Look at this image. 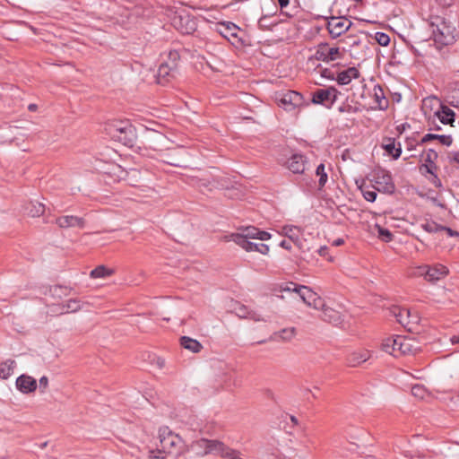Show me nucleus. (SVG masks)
Masks as SVG:
<instances>
[{"label":"nucleus","mask_w":459,"mask_h":459,"mask_svg":"<svg viewBox=\"0 0 459 459\" xmlns=\"http://www.w3.org/2000/svg\"><path fill=\"white\" fill-rule=\"evenodd\" d=\"M437 158V152L433 151V150H429L428 152L426 153V158H425V160L427 162H429L430 164H434V160Z\"/></svg>","instance_id":"obj_52"},{"label":"nucleus","mask_w":459,"mask_h":459,"mask_svg":"<svg viewBox=\"0 0 459 459\" xmlns=\"http://www.w3.org/2000/svg\"><path fill=\"white\" fill-rule=\"evenodd\" d=\"M441 123L452 125L455 121V112L446 106L440 105V110L435 112Z\"/></svg>","instance_id":"obj_28"},{"label":"nucleus","mask_w":459,"mask_h":459,"mask_svg":"<svg viewBox=\"0 0 459 459\" xmlns=\"http://www.w3.org/2000/svg\"><path fill=\"white\" fill-rule=\"evenodd\" d=\"M344 243V240L342 238H337L333 241V246L339 247L342 246Z\"/></svg>","instance_id":"obj_64"},{"label":"nucleus","mask_w":459,"mask_h":459,"mask_svg":"<svg viewBox=\"0 0 459 459\" xmlns=\"http://www.w3.org/2000/svg\"><path fill=\"white\" fill-rule=\"evenodd\" d=\"M275 100L281 108L288 112L295 111L304 103L303 96L295 91L277 92Z\"/></svg>","instance_id":"obj_6"},{"label":"nucleus","mask_w":459,"mask_h":459,"mask_svg":"<svg viewBox=\"0 0 459 459\" xmlns=\"http://www.w3.org/2000/svg\"><path fill=\"white\" fill-rule=\"evenodd\" d=\"M352 22L344 17H331L327 22V30L333 39L340 37L345 33L351 26Z\"/></svg>","instance_id":"obj_7"},{"label":"nucleus","mask_w":459,"mask_h":459,"mask_svg":"<svg viewBox=\"0 0 459 459\" xmlns=\"http://www.w3.org/2000/svg\"><path fill=\"white\" fill-rule=\"evenodd\" d=\"M318 254L321 255V256H324V257H326L328 261L330 262H333V258L332 256H328V247L324 246V247H321L319 249H318Z\"/></svg>","instance_id":"obj_54"},{"label":"nucleus","mask_w":459,"mask_h":459,"mask_svg":"<svg viewBox=\"0 0 459 459\" xmlns=\"http://www.w3.org/2000/svg\"><path fill=\"white\" fill-rule=\"evenodd\" d=\"M281 234L288 237L295 244H300L302 231L300 228L293 225H285L281 228Z\"/></svg>","instance_id":"obj_23"},{"label":"nucleus","mask_w":459,"mask_h":459,"mask_svg":"<svg viewBox=\"0 0 459 459\" xmlns=\"http://www.w3.org/2000/svg\"><path fill=\"white\" fill-rule=\"evenodd\" d=\"M221 381L224 386H229L231 380V376L228 372H222L221 376Z\"/></svg>","instance_id":"obj_53"},{"label":"nucleus","mask_w":459,"mask_h":459,"mask_svg":"<svg viewBox=\"0 0 459 459\" xmlns=\"http://www.w3.org/2000/svg\"><path fill=\"white\" fill-rule=\"evenodd\" d=\"M421 228L429 233H435V232L441 231V229H445V226H441L432 221H428L425 223L421 224Z\"/></svg>","instance_id":"obj_38"},{"label":"nucleus","mask_w":459,"mask_h":459,"mask_svg":"<svg viewBox=\"0 0 459 459\" xmlns=\"http://www.w3.org/2000/svg\"><path fill=\"white\" fill-rule=\"evenodd\" d=\"M316 175L319 177L318 184L320 187L325 186L327 182V174L325 172V165L319 164L316 169Z\"/></svg>","instance_id":"obj_39"},{"label":"nucleus","mask_w":459,"mask_h":459,"mask_svg":"<svg viewBox=\"0 0 459 459\" xmlns=\"http://www.w3.org/2000/svg\"><path fill=\"white\" fill-rule=\"evenodd\" d=\"M238 316L241 318H247V319L253 320L255 322H261V321L265 322L266 321V319L263 316L262 314H260L257 311H254V310H251L250 312H248V314H238Z\"/></svg>","instance_id":"obj_40"},{"label":"nucleus","mask_w":459,"mask_h":459,"mask_svg":"<svg viewBox=\"0 0 459 459\" xmlns=\"http://www.w3.org/2000/svg\"><path fill=\"white\" fill-rule=\"evenodd\" d=\"M193 448L198 455H205L214 452H221L223 444L216 440L200 439L195 442Z\"/></svg>","instance_id":"obj_9"},{"label":"nucleus","mask_w":459,"mask_h":459,"mask_svg":"<svg viewBox=\"0 0 459 459\" xmlns=\"http://www.w3.org/2000/svg\"><path fill=\"white\" fill-rule=\"evenodd\" d=\"M180 345L194 353H198L203 349V345L197 340L188 336H182L180 338Z\"/></svg>","instance_id":"obj_27"},{"label":"nucleus","mask_w":459,"mask_h":459,"mask_svg":"<svg viewBox=\"0 0 459 459\" xmlns=\"http://www.w3.org/2000/svg\"><path fill=\"white\" fill-rule=\"evenodd\" d=\"M238 30V28L235 24H233V23L229 24L226 27V30L228 31V33L230 36H233V37H237V30Z\"/></svg>","instance_id":"obj_55"},{"label":"nucleus","mask_w":459,"mask_h":459,"mask_svg":"<svg viewBox=\"0 0 459 459\" xmlns=\"http://www.w3.org/2000/svg\"><path fill=\"white\" fill-rule=\"evenodd\" d=\"M280 246L287 250H290L291 249V246L290 244L286 241V240H282L281 243H280Z\"/></svg>","instance_id":"obj_61"},{"label":"nucleus","mask_w":459,"mask_h":459,"mask_svg":"<svg viewBox=\"0 0 459 459\" xmlns=\"http://www.w3.org/2000/svg\"><path fill=\"white\" fill-rule=\"evenodd\" d=\"M374 188L378 192L392 194L394 193L395 186L393 183L392 177L385 171H381L377 174L375 178Z\"/></svg>","instance_id":"obj_10"},{"label":"nucleus","mask_w":459,"mask_h":459,"mask_svg":"<svg viewBox=\"0 0 459 459\" xmlns=\"http://www.w3.org/2000/svg\"><path fill=\"white\" fill-rule=\"evenodd\" d=\"M309 307H312L315 309H318V310H322V311L324 310V308L326 307L324 299L317 294L315 298V301H312V304Z\"/></svg>","instance_id":"obj_47"},{"label":"nucleus","mask_w":459,"mask_h":459,"mask_svg":"<svg viewBox=\"0 0 459 459\" xmlns=\"http://www.w3.org/2000/svg\"><path fill=\"white\" fill-rule=\"evenodd\" d=\"M450 342H451L452 344H459V333L455 334V335H453L450 338Z\"/></svg>","instance_id":"obj_62"},{"label":"nucleus","mask_w":459,"mask_h":459,"mask_svg":"<svg viewBox=\"0 0 459 459\" xmlns=\"http://www.w3.org/2000/svg\"><path fill=\"white\" fill-rule=\"evenodd\" d=\"M411 394L420 400H423L429 396L427 389L421 385H414L411 387Z\"/></svg>","instance_id":"obj_37"},{"label":"nucleus","mask_w":459,"mask_h":459,"mask_svg":"<svg viewBox=\"0 0 459 459\" xmlns=\"http://www.w3.org/2000/svg\"><path fill=\"white\" fill-rule=\"evenodd\" d=\"M374 98L379 109L384 110L388 107V100L380 87L374 88Z\"/></svg>","instance_id":"obj_34"},{"label":"nucleus","mask_w":459,"mask_h":459,"mask_svg":"<svg viewBox=\"0 0 459 459\" xmlns=\"http://www.w3.org/2000/svg\"><path fill=\"white\" fill-rule=\"evenodd\" d=\"M251 247H252V252L253 251H256V252H259L263 255H266L268 252H269V247L265 244H263V243H254L253 241L251 242Z\"/></svg>","instance_id":"obj_46"},{"label":"nucleus","mask_w":459,"mask_h":459,"mask_svg":"<svg viewBox=\"0 0 459 459\" xmlns=\"http://www.w3.org/2000/svg\"><path fill=\"white\" fill-rule=\"evenodd\" d=\"M391 314L396 318L397 322L403 326L408 325L411 310L405 307H394L390 310Z\"/></svg>","instance_id":"obj_26"},{"label":"nucleus","mask_w":459,"mask_h":459,"mask_svg":"<svg viewBox=\"0 0 459 459\" xmlns=\"http://www.w3.org/2000/svg\"><path fill=\"white\" fill-rule=\"evenodd\" d=\"M55 222L60 229H68V228L83 229L85 226V221L83 218L78 217V216H74V215L59 216L56 219Z\"/></svg>","instance_id":"obj_13"},{"label":"nucleus","mask_w":459,"mask_h":459,"mask_svg":"<svg viewBox=\"0 0 459 459\" xmlns=\"http://www.w3.org/2000/svg\"><path fill=\"white\" fill-rule=\"evenodd\" d=\"M39 385L40 392L45 393L48 387V378L46 376L41 377L39 381Z\"/></svg>","instance_id":"obj_51"},{"label":"nucleus","mask_w":459,"mask_h":459,"mask_svg":"<svg viewBox=\"0 0 459 459\" xmlns=\"http://www.w3.org/2000/svg\"><path fill=\"white\" fill-rule=\"evenodd\" d=\"M293 290H295L299 295L303 302L308 307L312 304V301H315L316 293L308 287L300 285L299 287H295Z\"/></svg>","instance_id":"obj_24"},{"label":"nucleus","mask_w":459,"mask_h":459,"mask_svg":"<svg viewBox=\"0 0 459 459\" xmlns=\"http://www.w3.org/2000/svg\"><path fill=\"white\" fill-rule=\"evenodd\" d=\"M110 274H112V270L108 269L104 265L97 266L90 273L91 278H104V277L108 276Z\"/></svg>","instance_id":"obj_36"},{"label":"nucleus","mask_w":459,"mask_h":459,"mask_svg":"<svg viewBox=\"0 0 459 459\" xmlns=\"http://www.w3.org/2000/svg\"><path fill=\"white\" fill-rule=\"evenodd\" d=\"M296 335V329L294 327H288L275 332L273 339L275 341L290 342Z\"/></svg>","instance_id":"obj_29"},{"label":"nucleus","mask_w":459,"mask_h":459,"mask_svg":"<svg viewBox=\"0 0 459 459\" xmlns=\"http://www.w3.org/2000/svg\"><path fill=\"white\" fill-rule=\"evenodd\" d=\"M239 233L244 235V238H247L250 239L267 240L271 238L270 233L266 231H262L259 229L253 226L241 229Z\"/></svg>","instance_id":"obj_18"},{"label":"nucleus","mask_w":459,"mask_h":459,"mask_svg":"<svg viewBox=\"0 0 459 459\" xmlns=\"http://www.w3.org/2000/svg\"><path fill=\"white\" fill-rule=\"evenodd\" d=\"M4 134L2 135V138L4 142H12L14 138L13 135V132L16 130V127L13 126H5L2 128Z\"/></svg>","instance_id":"obj_45"},{"label":"nucleus","mask_w":459,"mask_h":459,"mask_svg":"<svg viewBox=\"0 0 459 459\" xmlns=\"http://www.w3.org/2000/svg\"><path fill=\"white\" fill-rule=\"evenodd\" d=\"M413 345L411 341L405 336L398 335L397 357L409 354L412 351Z\"/></svg>","instance_id":"obj_30"},{"label":"nucleus","mask_w":459,"mask_h":459,"mask_svg":"<svg viewBox=\"0 0 459 459\" xmlns=\"http://www.w3.org/2000/svg\"><path fill=\"white\" fill-rule=\"evenodd\" d=\"M321 318L324 321L333 324L334 325H339L343 321L342 315L341 312L327 306L322 311Z\"/></svg>","instance_id":"obj_19"},{"label":"nucleus","mask_w":459,"mask_h":459,"mask_svg":"<svg viewBox=\"0 0 459 459\" xmlns=\"http://www.w3.org/2000/svg\"><path fill=\"white\" fill-rule=\"evenodd\" d=\"M320 74L322 77L329 79V80H335L336 77L334 76V73L328 68H324L320 71Z\"/></svg>","instance_id":"obj_49"},{"label":"nucleus","mask_w":459,"mask_h":459,"mask_svg":"<svg viewBox=\"0 0 459 459\" xmlns=\"http://www.w3.org/2000/svg\"><path fill=\"white\" fill-rule=\"evenodd\" d=\"M363 197L368 202H374L377 198L376 189L360 188Z\"/></svg>","instance_id":"obj_44"},{"label":"nucleus","mask_w":459,"mask_h":459,"mask_svg":"<svg viewBox=\"0 0 459 459\" xmlns=\"http://www.w3.org/2000/svg\"><path fill=\"white\" fill-rule=\"evenodd\" d=\"M15 385L16 388L24 394L35 392L38 386L36 379L26 374H22L17 377Z\"/></svg>","instance_id":"obj_14"},{"label":"nucleus","mask_w":459,"mask_h":459,"mask_svg":"<svg viewBox=\"0 0 459 459\" xmlns=\"http://www.w3.org/2000/svg\"><path fill=\"white\" fill-rule=\"evenodd\" d=\"M345 48L331 46L328 43H320L316 47L313 58L325 63L342 59L345 56Z\"/></svg>","instance_id":"obj_5"},{"label":"nucleus","mask_w":459,"mask_h":459,"mask_svg":"<svg viewBox=\"0 0 459 459\" xmlns=\"http://www.w3.org/2000/svg\"><path fill=\"white\" fill-rule=\"evenodd\" d=\"M376 41L383 47L387 46L390 43V37L384 32H377L375 34Z\"/></svg>","instance_id":"obj_43"},{"label":"nucleus","mask_w":459,"mask_h":459,"mask_svg":"<svg viewBox=\"0 0 459 459\" xmlns=\"http://www.w3.org/2000/svg\"><path fill=\"white\" fill-rule=\"evenodd\" d=\"M429 180L436 187H442L441 180L437 178L436 174L432 175Z\"/></svg>","instance_id":"obj_56"},{"label":"nucleus","mask_w":459,"mask_h":459,"mask_svg":"<svg viewBox=\"0 0 459 459\" xmlns=\"http://www.w3.org/2000/svg\"><path fill=\"white\" fill-rule=\"evenodd\" d=\"M451 160L459 163V152H455L451 157H449Z\"/></svg>","instance_id":"obj_63"},{"label":"nucleus","mask_w":459,"mask_h":459,"mask_svg":"<svg viewBox=\"0 0 459 459\" xmlns=\"http://www.w3.org/2000/svg\"><path fill=\"white\" fill-rule=\"evenodd\" d=\"M434 164H429V165H423V169L430 174V176L434 175V172H433V168H434ZM422 169V168L420 169Z\"/></svg>","instance_id":"obj_59"},{"label":"nucleus","mask_w":459,"mask_h":459,"mask_svg":"<svg viewBox=\"0 0 459 459\" xmlns=\"http://www.w3.org/2000/svg\"><path fill=\"white\" fill-rule=\"evenodd\" d=\"M407 320H409V324L408 325H404V327L407 328L409 331L412 332L415 330V327L418 325L420 322V316L417 314V312H412L411 310L410 317Z\"/></svg>","instance_id":"obj_41"},{"label":"nucleus","mask_w":459,"mask_h":459,"mask_svg":"<svg viewBox=\"0 0 459 459\" xmlns=\"http://www.w3.org/2000/svg\"><path fill=\"white\" fill-rule=\"evenodd\" d=\"M27 212L31 217H39L45 212V205L39 202H30L26 207Z\"/></svg>","instance_id":"obj_31"},{"label":"nucleus","mask_w":459,"mask_h":459,"mask_svg":"<svg viewBox=\"0 0 459 459\" xmlns=\"http://www.w3.org/2000/svg\"><path fill=\"white\" fill-rule=\"evenodd\" d=\"M359 76V72L356 67H349L347 70L338 73L336 81L340 85H346L351 82L352 79H357Z\"/></svg>","instance_id":"obj_20"},{"label":"nucleus","mask_w":459,"mask_h":459,"mask_svg":"<svg viewBox=\"0 0 459 459\" xmlns=\"http://www.w3.org/2000/svg\"><path fill=\"white\" fill-rule=\"evenodd\" d=\"M376 229L377 230L378 238L381 240H383L385 242H389L392 240L393 235L387 229L382 228L379 225H376Z\"/></svg>","instance_id":"obj_42"},{"label":"nucleus","mask_w":459,"mask_h":459,"mask_svg":"<svg viewBox=\"0 0 459 459\" xmlns=\"http://www.w3.org/2000/svg\"><path fill=\"white\" fill-rule=\"evenodd\" d=\"M432 37L438 48L455 42L457 31L455 25L446 19L436 16L430 22Z\"/></svg>","instance_id":"obj_2"},{"label":"nucleus","mask_w":459,"mask_h":459,"mask_svg":"<svg viewBox=\"0 0 459 459\" xmlns=\"http://www.w3.org/2000/svg\"><path fill=\"white\" fill-rule=\"evenodd\" d=\"M17 363L14 359H8L0 363V379L6 380L14 373Z\"/></svg>","instance_id":"obj_22"},{"label":"nucleus","mask_w":459,"mask_h":459,"mask_svg":"<svg viewBox=\"0 0 459 459\" xmlns=\"http://www.w3.org/2000/svg\"><path fill=\"white\" fill-rule=\"evenodd\" d=\"M449 273L446 266L441 264H434L432 265L422 264L411 269L410 276L423 277L427 281L435 283L446 278Z\"/></svg>","instance_id":"obj_4"},{"label":"nucleus","mask_w":459,"mask_h":459,"mask_svg":"<svg viewBox=\"0 0 459 459\" xmlns=\"http://www.w3.org/2000/svg\"><path fill=\"white\" fill-rule=\"evenodd\" d=\"M437 136H438V134H428L423 136V138L421 139V142L422 143H427V142H429L430 140L437 139Z\"/></svg>","instance_id":"obj_57"},{"label":"nucleus","mask_w":459,"mask_h":459,"mask_svg":"<svg viewBox=\"0 0 459 459\" xmlns=\"http://www.w3.org/2000/svg\"><path fill=\"white\" fill-rule=\"evenodd\" d=\"M225 239L227 241H233L238 246H239L241 248L246 250L247 252H252L251 247V240L250 238H244V235H242L239 232L231 233L229 236H225Z\"/></svg>","instance_id":"obj_21"},{"label":"nucleus","mask_w":459,"mask_h":459,"mask_svg":"<svg viewBox=\"0 0 459 459\" xmlns=\"http://www.w3.org/2000/svg\"><path fill=\"white\" fill-rule=\"evenodd\" d=\"M250 311L251 310H248L245 306H240L238 308L237 315L238 316V314H248V312H250Z\"/></svg>","instance_id":"obj_60"},{"label":"nucleus","mask_w":459,"mask_h":459,"mask_svg":"<svg viewBox=\"0 0 459 459\" xmlns=\"http://www.w3.org/2000/svg\"><path fill=\"white\" fill-rule=\"evenodd\" d=\"M371 357V352L366 349H358L347 355L346 361L351 367H357L366 362Z\"/></svg>","instance_id":"obj_16"},{"label":"nucleus","mask_w":459,"mask_h":459,"mask_svg":"<svg viewBox=\"0 0 459 459\" xmlns=\"http://www.w3.org/2000/svg\"><path fill=\"white\" fill-rule=\"evenodd\" d=\"M422 103H423V108H427V107H432L434 104H438L439 100L437 97H428L423 100Z\"/></svg>","instance_id":"obj_48"},{"label":"nucleus","mask_w":459,"mask_h":459,"mask_svg":"<svg viewBox=\"0 0 459 459\" xmlns=\"http://www.w3.org/2000/svg\"><path fill=\"white\" fill-rule=\"evenodd\" d=\"M160 446L157 451H150L151 459H177L186 450L182 437L167 426L159 429Z\"/></svg>","instance_id":"obj_1"},{"label":"nucleus","mask_w":459,"mask_h":459,"mask_svg":"<svg viewBox=\"0 0 459 459\" xmlns=\"http://www.w3.org/2000/svg\"><path fill=\"white\" fill-rule=\"evenodd\" d=\"M381 347L385 352L397 357L398 335H394L384 339Z\"/></svg>","instance_id":"obj_25"},{"label":"nucleus","mask_w":459,"mask_h":459,"mask_svg":"<svg viewBox=\"0 0 459 459\" xmlns=\"http://www.w3.org/2000/svg\"><path fill=\"white\" fill-rule=\"evenodd\" d=\"M287 168L295 174H301L305 170L306 158L301 154H293L286 163Z\"/></svg>","instance_id":"obj_17"},{"label":"nucleus","mask_w":459,"mask_h":459,"mask_svg":"<svg viewBox=\"0 0 459 459\" xmlns=\"http://www.w3.org/2000/svg\"><path fill=\"white\" fill-rule=\"evenodd\" d=\"M337 93V90L333 87L318 89L313 93L312 102L315 104H332L336 100Z\"/></svg>","instance_id":"obj_12"},{"label":"nucleus","mask_w":459,"mask_h":459,"mask_svg":"<svg viewBox=\"0 0 459 459\" xmlns=\"http://www.w3.org/2000/svg\"><path fill=\"white\" fill-rule=\"evenodd\" d=\"M177 68V65L173 64L172 65H169L168 64H161L158 69V78L159 83L162 82L160 79H165L169 76Z\"/></svg>","instance_id":"obj_35"},{"label":"nucleus","mask_w":459,"mask_h":459,"mask_svg":"<svg viewBox=\"0 0 459 459\" xmlns=\"http://www.w3.org/2000/svg\"><path fill=\"white\" fill-rule=\"evenodd\" d=\"M442 145L449 146L452 144L453 139L450 135H439L437 139Z\"/></svg>","instance_id":"obj_50"},{"label":"nucleus","mask_w":459,"mask_h":459,"mask_svg":"<svg viewBox=\"0 0 459 459\" xmlns=\"http://www.w3.org/2000/svg\"><path fill=\"white\" fill-rule=\"evenodd\" d=\"M345 45L346 52L350 53V56L353 58H358V55L365 47L362 40L358 36L350 35L342 40Z\"/></svg>","instance_id":"obj_15"},{"label":"nucleus","mask_w":459,"mask_h":459,"mask_svg":"<svg viewBox=\"0 0 459 459\" xmlns=\"http://www.w3.org/2000/svg\"><path fill=\"white\" fill-rule=\"evenodd\" d=\"M383 148L389 155H391L395 160L401 156V146H395L394 139H388L387 143L383 144Z\"/></svg>","instance_id":"obj_32"},{"label":"nucleus","mask_w":459,"mask_h":459,"mask_svg":"<svg viewBox=\"0 0 459 459\" xmlns=\"http://www.w3.org/2000/svg\"><path fill=\"white\" fill-rule=\"evenodd\" d=\"M193 185L204 194L212 192L213 189H221L227 187L224 180L222 179H210L205 178L193 179Z\"/></svg>","instance_id":"obj_11"},{"label":"nucleus","mask_w":459,"mask_h":459,"mask_svg":"<svg viewBox=\"0 0 459 459\" xmlns=\"http://www.w3.org/2000/svg\"><path fill=\"white\" fill-rule=\"evenodd\" d=\"M82 308V303L77 299H70L65 302L52 304L48 307V312L53 316H59L68 313H75Z\"/></svg>","instance_id":"obj_8"},{"label":"nucleus","mask_w":459,"mask_h":459,"mask_svg":"<svg viewBox=\"0 0 459 459\" xmlns=\"http://www.w3.org/2000/svg\"><path fill=\"white\" fill-rule=\"evenodd\" d=\"M441 231H446L449 237L458 236L459 233L453 230L450 228L445 227V229H441Z\"/></svg>","instance_id":"obj_58"},{"label":"nucleus","mask_w":459,"mask_h":459,"mask_svg":"<svg viewBox=\"0 0 459 459\" xmlns=\"http://www.w3.org/2000/svg\"><path fill=\"white\" fill-rule=\"evenodd\" d=\"M49 293L54 299H62L70 294V289L65 286L56 285L49 289Z\"/></svg>","instance_id":"obj_33"},{"label":"nucleus","mask_w":459,"mask_h":459,"mask_svg":"<svg viewBox=\"0 0 459 459\" xmlns=\"http://www.w3.org/2000/svg\"><path fill=\"white\" fill-rule=\"evenodd\" d=\"M107 131L112 138L128 146L133 145L136 138L135 128L128 121H114Z\"/></svg>","instance_id":"obj_3"}]
</instances>
